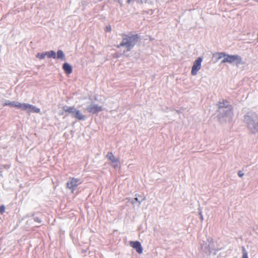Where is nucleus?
<instances>
[{"mask_svg":"<svg viewBox=\"0 0 258 258\" xmlns=\"http://www.w3.org/2000/svg\"><path fill=\"white\" fill-rule=\"evenodd\" d=\"M217 116L221 122H230L233 117L232 108L229 103L223 100L219 102L218 104Z\"/></svg>","mask_w":258,"mask_h":258,"instance_id":"1","label":"nucleus"},{"mask_svg":"<svg viewBox=\"0 0 258 258\" xmlns=\"http://www.w3.org/2000/svg\"><path fill=\"white\" fill-rule=\"evenodd\" d=\"M243 121L248 130L253 134L258 133V114L254 112H247L243 116Z\"/></svg>","mask_w":258,"mask_h":258,"instance_id":"2","label":"nucleus"},{"mask_svg":"<svg viewBox=\"0 0 258 258\" xmlns=\"http://www.w3.org/2000/svg\"><path fill=\"white\" fill-rule=\"evenodd\" d=\"M3 106H9L10 107H15L18 109H20L23 111H25L26 113H40V109L37 108L35 106L33 105L21 103L18 101H11L10 100H5L3 103Z\"/></svg>","mask_w":258,"mask_h":258,"instance_id":"3","label":"nucleus"},{"mask_svg":"<svg viewBox=\"0 0 258 258\" xmlns=\"http://www.w3.org/2000/svg\"><path fill=\"white\" fill-rule=\"evenodd\" d=\"M138 40V35L128 34L123 36L121 43L117 46L118 47H124L127 51H130L137 43Z\"/></svg>","mask_w":258,"mask_h":258,"instance_id":"4","label":"nucleus"},{"mask_svg":"<svg viewBox=\"0 0 258 258\" xmlns=\"http://www.w3.org/2000/svg\"><path fill=\"white\" fill-rule=\"evenodd\" d=\"M229 62L233 65L238 66L242 63V58L238 55H227L222 60L221 63Z\"/></svg>","mask_w":258,"mask_h":258,"instance_id":"5","label":"nucleus"},{"mask_svg":"<svg viewBox=\"0 0 258 258\" xmlns=\"http://www.w3.org/2000/svg\"><path fill=\"white\" fill-rule=\"evenodd\" d=\"M83 181L80 178H70L67 183V187L73 192L77 187L82 183Z\"/></svg>","mask_w":258,"mask_h":258,"instance_id":"6","label":"nucleus"},{"mask_svg":"<svg viewBox=\"0 0 258 258\" xmlns=\"http://www.w3.org/2000/svg\"><path fill=\"white\" fill-rule=\"evenodd\" d=\"M201 249L206 253H210L214 249V242L212 239H206L201 243Z\"/></svg>","mask_w":258,"mask_h":258,"instance_id":"7","label":"nucleus"},{"mask_svg":"<svg viewBox=\"0 0 258 258\" xmlns=\"http://www.w3.org/2000/svg\"><path fill=\"white\" fill-rule=\"evenodd\" d=\"M202 60V58L199 57L194 61L191 71V74L192 75H196L198 72L201 69Z\"/></svg>","mask_w":258,"mask_h":258,"instance_id":"8","label":"nucleus"},{"mask_svg":"<svg viewBox=\"0 0 258 258\" xmlns=\"http://www.w3.org/2000/svg\"><path fill=\"white\" fill-rule=\"evenodd\" d=\"M86 110L92 113H96L102 111L103 108L97 104H91L86 108Z\"/></svg>","mask_w":258,"mask_h":258,"instance_id":"9","label":"nucleus"},{"mask_svg":"<svg viewBox=\"0 0 258 258\" xmlns=\"http://www.w3.org/2000/svg\"><path fill=\"white\" fill-rule=\"evenodd\" d=\"M106 157L113 164L114 168L118 167V159L116 158L112 153H108L106 155Z\"/></svg>","mask_w":258,"mask_h":258,"instance_id":"10","label":"nucleus"},{"mask_svg":"<svg viewBox=\"0 0 258 258\" xmlns=\"http://www.w3.org/2000/svg\"><path fill=\"white\" fill-rule=\"evenodd\" d=\"M130 245L134 248H135L137 252L139 253H141L143 252V249L141 244V243L139 241H132L130 243Z\"/></svg>","mask_w":258,"mask_h":258,"instance_id":"11","label":"nucleus"},{"mask_svg":"<svg viewBox=\"0 0 258 258\" xmlns=\"http://www.w3.org/2000/svg\"><path fill=\"white\" fill-rule=\"evenodd\" d=\"M72 116L78 120H84L86 119V116L82 114L80 110L77 109H75V111H74Z\"/></svg>","mask_w":258,"mask_h":258,"instance_id":"12","label":"nucleus"},{"mask_svg":"<svg viewBox=\"0 0 258 258\" xmlns=\"http://www.w3.org/2000/svg\"><path fill=\"white\" fill-rule=\"evenodd\" d=\"M62 68L67 74H71L72 72V67L68 63H64L63 64Z\"/></svg>","mask_w":258,"mask_h":258,"instance_id":"13","label":"nucleus"},{"mask_svg":"<svg viewBox=\"0 0 258 258\" xmlns=\"http://www.w3.org/2000/svg\"><path fill=\"white\" fill-rule=\"evenodd\" d=\"M76 108L74 107H64L63 110L65 112H68L72 115L74 111H75Z\"/></svg>","mask_w":258,"mask_h":258,"instance_id":"14","label":"nucleus"},{"mask_svg":"<svg viewBox=\"0 0 258 258\" xmlns=\"http://www.w3.org/2000/svg\"><path fill=\"white\" fill-rule=\"evenodd\" d=\"M57 59H60L61 60L65 59V55L63 51L61 50H59L57 52L56 58Z\"/></svg>","mask_w":258,"mask_h":258,"instance_id":"15","label":"nucleus"},{"mask_svg":"<svg viewBox=\"0 0 258 258\" xmlns=\"http://www.w3.org/2000/svg\"><path fill=\"white\" fill-rule=\"evenodd\" d=\"M46 55L48 57L50 58L52 57L53 58H56V54L55 51L51 50L50 51L46 52Z\"/></svg>","mask_w":258,"mask_h":258,"instance_id":"16","label":"nucleus"},{"mask_svg":"<svg viewBox=\"0 0 258 258\" xmlns=\"http://www.w3.org/2000/svg\"><path fill=\"white\" fill-rule=\"evenodd\" d=\"M134 1H136L137 3L139 4H142L146 2V0H127L126 2L127 4H130Z\"/></svg>","mask_w":258,"mask_h":258,"instance_id":"17","label":"nucleus"},{"mask_svg":"<svg viewBox=\"0 0 258 258\" xmlns=\"http://www.w3.org/2000/svg\"><path fill=\"white\" fill-rule=\"evenodd\" d=\"M46 56V52L42 53H38L36 55V57L39 59H42L45 58Z\"/></svg>","mask_w":258,"mask_h":258,"instance_id":"18","label":"nucleus"},{"mask_svg":"<svg viewBox=\"0 0 258 258\" xmlns=\"http://www.w3.org/2000/svg\"><path fill=\"white\" fill-rule=\"evenodd\" d=\"M242 258H248L247 253L244 247H242Z\"/></svg>","mask_w":258,"mask_h":258,"instance_id":"19","label":"nucleus"},{"mask_svg":"<svg viewBox=\"0 0 258 258\" xmlns=\"http://www.w3.org/2000/svg\"><path fill=\"white\" fill-rule=\"evenodd\" d=\"M145 198L144 197H139V198H136L135 200L138 202L139 204H140L143 200H144Z\"/></svg>","mask_w":258,"mask_h":258,"instance_id":"20","label":"nucleus"},{"mask_svg":"<svg viewBox=\"0 0 258 258\" xmlns=\"http://www.w3.org/2000/svg\"><path fill=\"white\" fill-rule=\"evenodd\" d=\"M227 55H226L225 54H224V53H221L219 54V56L218 57V59H221L223 57H224V58H225V56H226Z\"/></svg>","mask_w":258,"mask_h":258,"instance_id":"21","label":"nucleus"},{"mask_svg":"<svg viewBox=\"0 0 258 258\" xmlns=\"http://www.w3.org/2000/svg\"><path fill=\"white\" fill-rule=\"evenodd\" d=\"M5 208L4 206H2L0 207V213H3L5 212Z\"/></svg>","mask_w":258,"mask_h":258,"instance_id":"22","label":"nucleus"},{"mask_svg":"<svg viewBox=\"0 0 258 258\" xmlns=\"http://www.w3.org/2000/svg\"><path fill=\"white\" fill-rule=\"evenodd\" d=\"M34 219L35 221L37 222L38 223H40L41 222V219L38 217H35Z\"/></svg>","mask_w":258,"mask_h":258,"instance_id":"23","label":"nucleus"},{"mask_svg":"<svg viewBox=\"0 0 258 258\" xmlns=\"http://www.w3.org/2000/svg\"><path fill=\"white\" fill-rule=\"evenodd\" d=\"M238 175L240 177H242L244 175V173L241 171H239Z\"/></svg>","mask_w":258,"mask_h":258,"instance_id":"24","label":"nucleus"},{"mask_svg":"<svg viewBox=\"0 0 258 258\" xmlns=\"http://www.w3.org/2000/svg\"><path fill=\"white\" fill-rule=\"evenodd\" d=\"M200 215L201 219L202 221H203V216L201 212L200 213Z\"/></svg>","mask_w":258,"mask_h":258,"instance_id":"25","label":"nucleus"},{"mask_svg":"<svg viewBox=\"0 0 258 258\" xmlns=\"http://www.w3.org/2000/svg\"><path fill=\"white\" fill-rule=\"evenodd\" d=\"M106 29L107 31H109L111 30V27L110 26L106 27Z\"/></svg>","mask_w":258,"mask_h":258,"instance_id":"26","label":"nucleus"},{"mask_svg":"<svg viewBox=\"0 0 258 258\" xmlns=\"http://www.w3.org/2000/svg\"><path fill=\"white\" fill-rule=\"evenodd\" d=\"M254 1H255V2L258 3V0H254Z\"/></svg>","mask_w":258,"mask_h":258,"instance_id":"27","label":"nucleus"},{"mask_svg":"<svg viewBox=\"0 0 258 258\" xmlns=\"http://www.w3.org/2000/svg\"><path fill=\"white\" fill-rule=\"evenodd\" d=\"M134 203H134V202L133 201H132V204H134Z\"/></svg>","mask_w":258,"mask_h":258,"instance_id":"28","label":"nucleus"}]
</instances>
